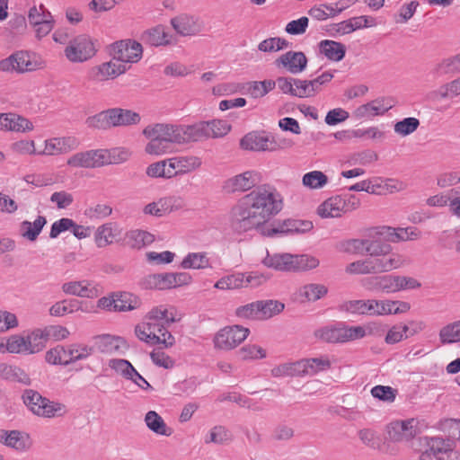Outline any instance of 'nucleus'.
Returning a JSON list of instances; mask_svg holds the SVG:
<instances>
[{
	"label": "nucleus",
	"mask_w": 460,
	"mask_h": 460,
	"mask_svg": "<svg viewBox=\"0 0 460 460\" xmlns=\"http://www.w3.org/2000/svg\"><path fill=\"white\" fill-rule=\"evenodd\" d=\"M419 126L420 120L417 118L409 117L396 122L394 129L396 134L406 137L416 131Z\"/></svg>",
	"instance_id": "56"
},
{
	"label": "nucleus",
	"mask_w": 460,
	"mask_h": 460,
	"mask_svg": "<svg viewBox=\"0 0 460 460\" xmlns=\"http://www.w3.org/2000/svg\"><path fill=\"white\" fill-rule=\"evenodd\" d=\"M319 50L321 54L324 55L329 60L336 62L342 60L346 54V47L344 44L331 40L320 41Z\"/></svg>",
	"instance_id": "34"
},
{
	"label": "nucleus",
	"mask_w": 460,
	"mask_h": 460,
	"mask_svg": "<svg viewBox=\"0 0 460 460\" xmlns=\"http://www.w3.org/2000/svg\"><path fill=\"white\" fill-rule=\"evenodd\" d=\"M122 230L117 223L109 222L99 226L95 232L94 239L98 247H105L118 241Z\"/></svg>",
	"instance_id": "28"
},
{
	"label": "nucleus",
	"mask_w": 460,
	"mask_h": 460,
	"mask_svg": "<svg viewBox=\"0 0 460 460\" xmlns=\"http://www.w3.org/2000/svg\"><path fill=\"white\" fill-rule=\"evenodd\" d=\"M147 327H150L151 340L154 341L155 344H163L164 348H172L175 343V339L168 330H164L162 335L156 334V330L161 323L155 320H147L146 322Z\"/></svg>",
	"instance_id": "45"
},
{
	"label": "nucleus",
	"mask_w": 460,
	"mask_h": 460,
	"mask_svg": "<svg viewBox=\"0 0 460 460\" xmlns=\"http://www.w3.org/2000/svg\"><path fill=\"white\" fill-rule=\"evenodd\" d=\"M167 163L172 178L190 173L202 166V159L197 155H177L167 158Z\"/></svg>",
	"instance_id": "19"
},
{
	"label": "nucleus",
	"mask_w": 460,
	"mask_h": 460,
	"mask_svg": "<svg viewBox=\"0 0 460 460\" xmlns=\"http://www.w3.org/2000/svg\"><path fill=\"white\" fill-rule=\"evenodd\" d=\"M9 117V131L23 133L31 131L33 129V124L29 119L15 113H10Z\"/></svg>",
	"instance_id": "64"
},
{
	"label": "nucleus",
	"mask_w": 460,
	"mask_h": 460,
	"mask_svg": "<svg viewBox=\"0 0 460 460\" xmlns=\"http://www.w3.org/2000/svg\"><path fill=\"white\" fill-rule=\"evenodd\" d=\"M96 51L92 39L83 34L68 41L64 49V55L72 63H83L92 58Z\"/></svg>",
	"instance_id": "10"
},
{
	"label": "nucleus",
	"mask_w": 460,
	"mask_h": 460,
	"mask_svg": "<svg viewBox=\"0 0 460 460\" xmlns=\"http://www.w3.org/2000/svg\"><path fill=\"white\" fill-rule=\"evenodd\" d=\"M66 164L75 169H95L102 167V148L76 152L68 157Z\"/></svg>",
	"instance_id": "17"
},
{
	"label": "nucleus",
	"mask_w": 460,
	"mask_h": 460,
	"mask_svg": "<svg viewBox=\"0 0 460 460\" xmlns=\"http://www.w3.org/2000/svg\"><path fill=\"white\" fill-rule=\"evenodd\" d=\"M62 291L67 295L93 298L100 294L99 288L88 280L69 281L62 285Z\"/></svg>",
	"instance_id": "27"
},
{
	"label": "nucleus",
	"mask_w": 460,
	"mask_h": 460,
	"mask_svg": "<svg viewBox=\"0 0 460 460\" xmlns=\"http://www.w3.org/2000/svg\"><path fill=\"white\" fill-rule=\"evenodd\" d=\"M328 182V177L321 171H312L304 174L302 183L311 190L323 188Z\"/></svg>",
	"instance_id": "49"
},
{
	"label": "nucleus",
	"mask_w": 460,
	"mask_h": 460,
	"mask_svg": "<svg viewBox=\"0 0 460 460\" xmlns=\"http://www.w3.org/2000/svg\"><path fill=\"white\" fill-rule=\"evenodd\" d=\"M22 399L28 409L39 417L51 419L63 416L67 411L64 403L50 401L31 389L24 391Z\"/></svg>",
	"instance_id": "6"
},
{
	"label": "nucleus",
	"mask_w": 460,
	"mask_h": 460,
	"mask_svg": "<svg viewBox=\"0 0 460 460\" xmlns=\"http://www.w3.org/2000/svg\"><path fill=\"white\" fill-rule=\"evenodd\" d=\"M366 248V237L363 239L352 238L341 241L340 250L351 254H364Z\"/></svg>",
	"instance_id": "60"
},
{
	"label": "nucleus",
	"mask_w": 460,
	"mask_h": 460,
	"mask_svg": "<svg viewBox=\"0 0 460 460\" xmlns=\"http://www.w3.org/2000/svg\"><path fill=\"white\" fill-rule=\"evenodd\" d=\"M264 266L279 271L294 270V255L290 253L270 254L267 252L266 257L262 260Z\"/></svg>",
	"instance_id": "31"
},
{
	"label": "nucleus",
	"mask_w": 460,
	"mask_h": 460,
	"mask_svg": "<svg viewBox=\"0 0 460 460\" xmlns=\"http://www.w3.org/2000/svg\"><path fill=\"white\" fill-rule=\"evenodd\" d=\"M231 431L223 425H216L209 429L204 438L205 444L226 445L232 441Z\"/></svg>",
	"instance_id": "37"
},
{
	"label": "nucleus",
	"mask_w": 460,
	"mask_h": 460,
	"mask_svg": "<svg viewBox=\"0 0 460 460\" xmlns=\"http://www.w3.org/2000/svg\"><path fill=\"white\" fill-rule=\"evenodd\" d=\"M29 23L34 28L36 37L42 39L54 28L55 20L43 4L33 5L28 12Z\"/></svg>",
	"instance_id": "12"
},
{
	"label": "nucleus",
	"mask_w": 460,
	"mask_h": 460,
	"mask_svg": "<svg viewBox=\"0 0 460 460\" xmlns=\"http://www.w3.org/2000/svg\"><path fill=\"white\" fill-rule=\"evenodd\" d=\"M143 54L142 45L135 40H125L111 46V55L118 61L128 66V63L138 62Z\"/></svg>",
	"instance_id": "13"
},
{
	"label": "nucleus",
	"mask_w": 460,
	"mask_h": 460,
	"mask_svg": "<svg viewBox=\"0 0 460 460\" xmlns=\"http://www.w3.org/2000/svg\"><path fill=\"white\" fill-rule=\"evenodd\" d=\"M385 443L383 446V451L386 454L394 455L396 449L390 446V443H402L411 440L418 433L417 420L409 419L404 420H395L389 423L385 429Z\"/></svg>",
	"instance_id": "8"
},
{
	"label": "nucleus",
	"mask_w": 460,
	"mask_h": 460,
	"mask_svg": "<svg viewBox=\"0 0 460 460\" xmlns=\"http://www.w3.org/2000/svg\"><path fill=\"white\" fill-rule=\"evenodd\" d=\"M393 108L392 101L388 98H377L366 104L358 106L354 116L358 119H367L383 115Z\"/></svg>",
	"instance_id": "22"
},
{
	"label": "nucleus",
	"mask_w": 460,
	"mask_h": 460,
	"mask_svg": "<svg viewBox=\"0 0 460 460\" xmlns=\"http://www.w3.org/2000/svg\"><path fill=\"white\" fill-rule=\"evenodd\" d=\"M298 361L284 363L274 367L271 369V376L274 377L300 376Z\"/></svg>",
	"instance_id": "63"
},
{
	"label": "nucleus",
	"mask_w": 460,
	"mask_h": 460,
	"mask_svg": "<svg viewBox=\"0 0 460 460\" xmlns=\"http://www.w3.org/2000/svg\"><path fill=\"white\" fill-rule=\"evenodd\" d=\"M243 279L244 280V273L238 272L221 278L214 287L222 290L243 288Z\"/></svg>",
	"instance_id": "50"
},
{
	"label": "nucleus",
	"mask_w": 460,
	"mask_h": 460,
	"mask_svg": "<svg viewBox=\"0 0 460 460\" xmlns=\"http://www.w3.org/2000/svg\"><path fill=\"white\" fill-rule=\"evenodd\" d=\"M340 309L353 314L368 315V299L345 301L340 305Z\"/></svg>",
	"instance_id": "53"
},
{
	"label": "nucleus",
	"mask_w": 460,
	"mask_h": 460,
	"mask_svg": "<svg viewBox=\"0 0 460 460\" xmlns=\"http://www.w3.org/2000/svg\"><path fill=\"white\" fill-rule=\"evenodd\" d=\"M411 309V305L405 301L391 299H368V315L367 316H386L391 314H400L407 313Z\"/></svg>",
	"instance_id": "15"
},
{
	"label": "nucleus",
	"mask_w": 460,
	"mask_h": 460,
	"mask_svg": "<svg viewBox=\"0 0 460 460\" xmlns=\"http://www.w3.org/2000/svg\"><path fill=\"white\" fill-rule=\"evenodd\" d=\"M0 378L11 382H17L24 385L31 384V378L25 370L18 366L5 363H0Z\"/></svg>",
	"instance_id": "33"
},
{
	"label": "nucleus",
	"mask_w": 460,
	"mask_h": 460,
	"mask_svg": "<svg viewBox=\"0 0 460 460\" xmlns=\"http://www.w3.org/2000/svg\"><path fill=\"white\" fill-rule=\"evenodd\" d=\"M175 308L173 306H166V305H158L152 308L147 315V320H155L158 323L163 321L164 324L169 325L177 321L175 316Z\"/></svg>",
	"instance_id": "40"
},
{
	"label": "nucleus",
	"mask_w": 460,
	"mask_h": 460,
	"mask_svg": "<svg viewBox=\"0 0 460 460\" xmlns=\"http://www.w3.org/2000/svg\"><path fill=\"white\" fill-rule=\"evenodd\" d=\"M145 39L152 46H166L176 43L172 35L168 33L163 26H156L145 32Z\"/></svg>",
	"instance_id": "35"
},
{
	"label": "nucleus",
	"mask_w": 460,
	"mask_h": 460,
	"mask_svg": "<svg viewBox=\"0 0 460 460\" xmlns=\"http://www.w3.org/2000/svg\"><path fill=\"white\" fill-rule=\"evenodd\" d=\"M0 443L22 452L27 451L31 446L29 435L19 430L0 429Z\"/></svg>",
	"instance_id": "26"
},
{
	"label": "nucleus",
	"mask_w": 460,
	"mask_h": 460,
	"mask_svg": "<svg viewBox=\"0 0 460 460\" xmlns=\"http://www.w3.org/2000/svg\"><path fill=\"white\" fill-rule=\"evenodd\" d=\"M146 172L149 177L152 178H172V173L168 166L167 159L151 164L146 168Z\"/></svg>",
	"instance_id": "57"
},
{
	"label": "nucleus",
	"mask_w": 460,
	"mask_h": 460,
	"mask_svg": "<svg viewBox=\"0 0 460 460\" xmlns=\"http://www.w3.org/2000/svg\"><path fill=\"white\" fill-rule=\"evenodd\" d=\"M243 360H255L266 358V350L256 344H247L238 350Z\"/></svg>",
	"instance_id": "61"
},
{
	"label": "nucleus",
	"mask_w": 460,
	"mask_h": 460,
	"mask_svg": "<svg viewBox=\"0 0 460 460\" xmlns=\"http://www.w3.org/2000/svg\"><path fill=\"white\" fill-rule=\"evenodd\" d=\"M131 153L124 147H118L112 149L102 148V166L108 164H119L128 161Z\"/></svg>",
	"instance_id": "43"
},
{
	"label": "nucleus",
	"mask_w": 460,
	"mask_h": 460,
	"mask_svg": "<svg viewBox=\"0 0 460 460\" xmlns=\"http://www.w3.org/2000/svg\"><path fill=\"white\" fill-rule=\"evenodd\" d=\"M275 86L276 83L273 80L254 81L250 84L249 92L253 98H261L273 90Z\"/></svg>",
	"instance_id": "62"
},
{
	"label": "nucleus",
	"mask_w": 460,
	"mask_h": 460,
	"mask_svg": "<svg viewBox=\"0 0 460 460\" xmlns=\"http://www.w3.org/2000/svg\"><path fill=\"white\" fill-rule=\"evenodd\" d=\"M432 73L437 77L445 76L447 75L459 74L455 58L453 56L445 58L438 62L433 69Z\"/></svg>",
	"instance_id": "52"
},
{
	"label": "nucleus",
	"mask_w": 460,
	"mask_h": 460,
	"mask_svg": "<svg viewBox=\"0 0 460 460\" xmlns=\"http://www.w3.org/2000/svg\"><path fill=\"white\" fill-rule=\"evenodd\" d=\"M209 266V260L206 252H190L187 254L182 261L181 267L184 270L194 269L200 270L206 269Z\"/></svg>",
	"instance_id": "46"
},
{
	"label": "nucleus",
	"mask_w": 460,
	"mask_h": 460,
	"mask_svg": "<svg viewBox=\"0 0 460 460\" xmlns=\"http://www.w3.org/2000/svg\"><path fill=\"white\" fill-rule=\"evenodd\" d=\"M128 68V66L118 63V61L112 58L108 62H103L98 66H93L89 70L88 78L92 82L101 83L118 77L124 74Z\"/></svg>",
	"instance_id": "16"
},
{
	"label": "nucleus",
	"mask_w": 460,
	"mask_h": 460,
	"mask_svg": "<svg viewBox=\"0 0 460 460\" xmlns=\"http://www.w3.org/2000/svg\"><path fill=\"white\" fill-rule=\"evenodd\" d=\"M289 42L282 38L273 37L269 38L258 45V49L261 52H277L281 49H285L288 47Z\"/></svg>",
	"instance_id": "58"
},
{
	"label": "nucleus",
	"mask_w": 460,
	"mask_h": 460,
	"mask_svg": "<svg viewBox=\"0 0 460 460\" xmlns=\"http://www.w3.org/2000/svg\"><path fill=\"white\" fill-rule=\"evenodd\" d=\"M79 144L75 137H52L45 140L44 149L38 155L54 156L67 154L77 149Z\"/></svg>",
	"instance_id": "18"
},
{
	"label": "nucleus",
	"mask_w": 460,
	"mask_h": 460,
	"mask_svg": "<svg viewBox=\"0 0 460 460\" xmlns=\"http://www.w3.org/2000/svg\"><path fill=\"white\" fill-rule=\"evenodd\" d=\"M141 120L139 113L128 109L111 108L86 119L90 128L110 129L111 128L137 125Z\"/></svg>",
	"instance_id": "3"
},
{
	"label": "nucleus",
	"mask_w": 460,
	"mask_h": 460,
	"mask_svg": "<svg viewBox=\"0 0 460 460\" xmlns=\"http://www.w3.org/2000/svg\"><path fill=\"white\" fill-rule=\"evenodd\" d=\"M371 395L385 402H394L397 396L398 391L388 385H376L371 391Z\"/></svg>",
	"instance_id": "59"
},
{
	"label": "nucleus",
	"mask_w": 460,
	"mask_h": 460,
	"mask_svg": "<svg viewBox=\"0 0 460 460\" xmlns=\"http://www.w3.org/2000/svg\"><path fill=\"white\" fill-rule=\"evenodd\" d=\"M384 230L385 228H373L367 231L365 253L369 255L370 258L385 255L392 250L391 245L382 237Z\"/></svg>",
	"instance_id": "20"
},
{
	"label": "nucleus",
	"mask_w": 460,
	"mask_h": 460,
	"mask_svg": "<svg viewBox=\"0 0 460 460\" xmlns=\"http://www.w3.org/2000/svg\"><path fill=\"white\" fill-rule=\"evenodd\" d=\"M146 427L157 435L169 437L172 429L168 428L163 418L155 411H149L145 416Z\"/></svg>",
	"instance_id": "41"
},
{
	"label": "nucleus",
	"mask_w": 460,
	"mask_h": 460,
	"mask_svg": "<svg viewBox=\"0 0 460 460\" xmlns=\"http://www.w3.org/2000/svg\"><path fill=\"white\" fill-rule=\"evenodd\" d=\"M278 67H283L288 72L296 75L302 73L307 66V58L301 51H288L275 60Z\"/></svg>",
	"instance_id": "21"
},
{
	"label": "nucleus",
	"mask_w": 460,
	"mask_h": 460,
	"mask_svg": "<svg viewBox=\"0 0 460 460\" xmlns=\"http://www.w3.org/2000/svg\"><path fill=\"white\" fill-rule=\"evenodd\" d=\"M171 25L179 35L184 37L196 35L202 30L198 18L185 13L172 18Z\"/></svg>",
	"instance_id": "24"
},
{
	"label": "nucleus",
	"mask_w": 460,
	"mask_h": 460,
	"mask_svg": "<svg viewBox=\"0 0 460 460\" xmlns=\"http://www.w3.org/2000/svg\"><path fill=\"white\" fill-rule=\"evenodd\" d=\"M371 333L370 326H348L342 323L315 330V338L329 343H344L360 340Z\"/></svg>",
	"instance_id": "5"
},
{
	"label": "nucleus",
	"mask_w": 460,
	"mask_h": 460,
	"mask_svg": "<svg viewBox=\"0 0 460 460\" xmlns=\"http://www.w3.org/2000/svg\"><path fill=\"white\" fill-rule=\"evenodd\" d=\"M283 208V198L273 186L264 184L243 196L231 208L230 224L239 233L252 230L260 231L263 235L276 234H302L313 229L309 220L286 219L277 227L267 228L266 224Z\"/></svg>",
	"instance_id": "1"
},
{
	"label": "nucleus",
	"mask_w": 460,
	"mask_h": 460,
	"mask_svg": "<svg viewBox=\"0 0 460 460\" xmlns=\"http://www.w3.org/2000/svg\"><path fill=\"white\" fill-rule=\"evenodd\" d=\"M25 338L27 354H34L42 350L46 346L47 335L45 330L37 329Z\"/></svg>",
	"instance_id": "44"
},
{
	"label": "nucleus",
	"mask_w": 460,
	"mask_h": 460,
	"mask_svg": "<svg viewBox=\"0 0 460 460\" xmlns=\"http://www.w3.org/2000/svg\"><path fill=\"white\" fill-rule=\"evenodd\" d=\"M261 181L259 172L249 170L226 180L222 188L226 193L245 192L254 188Z\"/></svg>",
	"instance_id": "14"
},
{
	"label": "nucleus",
	"mask_w": 460,
	"mask_h": 460,
	"mask_svg": "<svg viewBox=\"0 0 460 460\" xmlns=\"http://www.w3.org/2000/svg\"><path fill=\"white\" fill-rule=\"evenodd\" d=\"M45 66V61L36 53L19 50L0 60V71L19 74L32 72Z\"/></svg>",
	"instance_id": "7"
},
{
	"label": "nucleus",
	"mask_w": 460,
	"mask_h": 460,
	"mask_svg": "<svg viewBox=\"0 0 460 460\" xmlns=\"http://www.w3.org/2000/svg\"><path fill=\"white\" fill-rule=\"evenodd\" d=\"M231 125L224 119L200 121L193 125H172L156 123L148 125L143 135L149 139L145 152L160 156L172 152V144L198 142L204 138H219L226 136Z\"/></svg>",
	"instance_id": "2"
},
{
	"label": "nucleus",
	"mask_w": 460,
	"mask_h": 460,
	"mask_svg": "<svg viewBox=\"0 0 460 460\" xmlns=\"http://www.w3.org/2000/svg\"><path fill=\"white\" fill-rule=\"evenodd\" d=\"M361 285L367 291L384 293H395L420 287V283L416 279L399 275H379L364 278L361 280Z\"/></svg>",
	"instance_id": "4"
},
{
	"label": "nucleus",
	"mask_w": 460,
	"mask_h": 460,
	"mask_svg": "<svg viewBox=\"0 0 460 460\" xmlns=\"http://www.w3.org/2000/svg\"><path fill=\"white\" fill-rule=\"evenodd\" d=\"M328 292L324 285L311 283L301 287L297 291V298L300 302H315L323 297Z\"/></svg>",
	"instance_id": "36"
},
{
	"label": "nucleus",
	"mask_w": 460,
	"mask_h": 460,
	"mask_svg": "<svg viewBox=\"0 0 460 460\" xmlns=\"http://www.w3.org/2000/svg\"><path fill=\"white\" fill-rule=\"evenodd\" d=\"M45 359L51 365H68L66 346L58 345L46 352Z\"/></svg>",
	"instance_id": "55"
},
{
	"label": "nucleus",
	"mask_w": 460,
	"mask_h": 460,
	"mask_svg": "<svg viewBox=\"0 0 460 460\" xmlns=\"http://www.w3.org/2000/svg\"><path fill=\"white\" fill-rule=\"evenodd\" d=\"M374 273L388 272L403 264L402 257L392 250L385 254L369 258Z\"/></svg>",
	"instance_id": "25"
},
{
	"label": "nucleus",
	"mask_w": 460,
	"mask_h": 460,
	"mask_svg": "<svg viewBox=\"0 0 460 460\" xmlns=\"http://www.w3.org/2000/svg\"><path fill=\"white\" fill-rule=\"evenodd\" d=\"M68 365L87 359L93 355L94 349L83 343H72L66 346Z\"/></svg>",
	"instance_id": "39"
},
{
	"label": "nucleus",
	"mask_w": 460,
	"mask_h": 460,
	"mask_svg": "<svg viewBox=\"0 0 460 460\" xmlns=\"http://www.w3.org/2000/svg\"><path fill=\"white\" fill-rule=\"evenodd\" d=\"M442 344H452L460 342V329L458 321L447 323L442 327L438 333Z\"/></svg>",
	"instance_id": "48"
},
{
	"label": "nucleus",
	"mask_w": 460,
	"mask_h": 460,
	"mask_svg": "<svg viewBox=\"0 0 460 460\" xmlns=\"http://www.w3.org/2000/svg\"><path fill=\"white\" fill-rule=\"evenodd\" d=\"M141 305V299L134 294L124 292L115 295V311H132L139 308Z\"/></svg>",
	"instance_id": "42"
},
{
	"label": "nucleus",
	"mask_w": 460,
	"mask_h": 460,
	"mask_svg": "<svg viewBox=\"0 0 460 460\" xmlns=\"http://www.w3.org/2000/svg\"><path fill=\"white\" fill-rule=\"evenodd\" d=\"M259 301V309H260V315H261V321L268 320L279 314H280L284 308L285 305L283 303L278 301V300H258Z\"/></svg>",
	"instance_id": "47"
},
{
	"label": "nucleus",
	"mask_w": 460,
	"mask_h": 460,
	"mask_svg": "<svg viewBox=\"0 0 460 460\" xmlns=\"http://www.w3.org/2000/svg\"><path fill=\"white\" fill-rule=\"evenodd\" d=\"M4 352L9 353H26L27 347L25 338L21 335H12L7 339H4Z\"/></svg>",
	"instance_id": "54"
},
{
	"label": "nucleus",
	"mask_w": 460,
	"mask_h": 460,
	"mask_svg": "<svg viewBox=\"0 0 460 460\" xmlns=\"http://www.w3.org/2000/svg\"><path fill=\"white\" fill-rule=\"evenodd\" d=\"M420 460H460V452L455 450L449 440L442 438H426V447Z\"/></svg>",
	"instance_id": "9"
},
{
	"label": "nucleus",
	"mask_w": 460,
	"mask_h": 460,
	"mask_svg": "<svg viewBox=\"0 0 460 460\" xmlns=\"http://www.w3.org/2000/svg\"><path fill=\"white\" fill-rule=\"evenodd\" d=\"M94 347L102 353L113 354L125 346V341L118 336L102 334L93 337Z\"/></svg>",
	"instance_id": "32"
},
{
	"label": "nucleus",
	"mask_w": 460,
	"mask_h": 460,
	"mask_svg": "<svg viewBox=\"0 0 460 460\" xmlns=\"http://www.w3.org/2000/svg\"><path fill=\"white\" fill-rule=\"evenodd\" d=\"M259 301L252 302L235 309V316L242 320L261 321Z\"/></svg>",
	"instance_id": "51"
},
{
	"label": "nucleus",
	"mask_w": 460,
	"mask_h": 460,
	"mask_svg": "<svg viewBox=\"0 0 460 460\" xmlns=\"http://www.w3.org/2000/svg\"><path fill=\"white\" fill-rule=\"evenodd\" d=\"M240 146L247 151L270 152V137L265 132L252 131L241 138Z\"/></svg>",
	"instance_id": "23"
},
{
	"label": "nucleus",
	"mask_w": 460,
	"mask_h": 460,
	"mask_svg": "<svg viewBox=\"0 0 460 460\" xmlns=\"http://www.w3.org/2000/svg\"><path fill=\"white\" fill-rule=\"evenodd\" d=\"M46 223V217L43 216H39L32 223L23 221L20 225L21 235L29 241H35Z\"/></svg>",
	"instance_id": "38"
},
{
	"label": "nucleus",
	"mask_w": 460,
	"mask_h": 460,
	"mask_svg": "<svg viewBox=\"0 0 460 460\" xmlns=\"http://www.w3.org/2000/svg\"><path fill=\"white\" fill-rule=\"evenodd\" d=\"M249 333V329L241 325L226 326L215 334L214 347L220 350H231L240 345Z\"/></svg>",
	"instance_id": "11"
},
{
	"label": "nucleus",
	"mask_w": 460,
	"mask_h": 460,
	"mask_svg": "<svg viewBox=\"0 0 460 460\" xmlns=\"http://www.w3.org/2000/svg\"><path fill=\"white\" fill-rule=\"evenodd\" d=\"M344 206L345 203L341 196H333L319 205L317 214L322 218L340 217L344 214Z\"/></svg>",
	"instance_id": "30"
},
{
	"label": "nucleus",
	"mask_w": 460,
	"mask_h": 460,
	"mask_svg": "<svg viewBox=\"0 0 460 460\" xmlns=\"http://www.w3.org/2000/svg\"><path fill=\"white\" fill-rule=\"evenodd\" d=\"M300 376H314L319 372L328 370L332 363L327 356L310 358L298 360Z\"/></svg>",
	"instance_id": "29"
}]
</instances>
